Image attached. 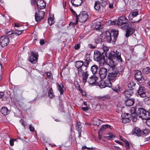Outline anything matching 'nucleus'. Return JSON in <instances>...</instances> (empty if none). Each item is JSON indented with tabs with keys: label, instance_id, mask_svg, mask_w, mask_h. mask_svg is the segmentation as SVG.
<instances>
[{
	"label": "nucleus",
	"instance_id": "39",
	"mask_svg": "<svg viewBox=\"0 0 150 150\" xmlns=\"http://www.w3.org/2000/svg\"><path fill=\"white\" fill-rule=\"evenodd\" d=\"M110 126L108 125H104L102 126L100 128V131H104L106 129H107L108 128L110 127Z\"/></svg>",
	"mask_w": 150,
	"mask_h": 150
},
{
	"label": "nucleus",
	"instance_id": "33",
	"mask_svg": "<svg viewBox=\"0 0 150 150\" xmlns=\"http://www.w3.org/2000/svg\"><path fill=\"white\" fill-rule=\"evenodd\" d=\"M76 128L78 131L81 132L82 131V127L81 125V123L80 122H78L77 123Z\"/></svg>",
	"mask_w": 150,
	"mask_h": 150
},
{
	"label": "nucleus",
	"instance_id": "36",
	"mask_svg": "<svg viewBox=\"0 0 150 150\" xmlns=\"http://www.w3.org/2000/svg\"><path fill=\"white\" fill-rule=\"evenodd\" d=\"M143 71L145 74H148L150 73V68L149 67H147L145 69H144Z\"/></svg>",
	"mask_w": 150,
	"mask_h": 150
},
{
	"label": "nucleus",
	"instance_id": "6",
	"mask_svg": "<svg viewBox=\"0 0 150 150\" xmlns=\"http://www.w3.org/2000/svg\"><path fill=\"white\" fill-rule=\"evenodd\" d=\"M128 21V19L124 16H121L118 18L117 21H113L110 22L112 25H117L119 26L121 25L125 24Z\"/></svg>",
	"mask_w": 150,
	"mask_h": 150
},
{
	"label": "nucleus",
	"instance_id": "31",
	"mask_svg": "<svg viewBox=\"0 0 150 150\" xmlns=\"http://www.w3.org/2000/svg\"><path fill=\"white\" fill-rule=\"evenodd\" d=\"M135 85L136 83H135L133 81H131L128 83L127 86L128 88L130 89L132 88V89L133 90L135 88Z\"/></svg>",
	"mask_w": 150,
	"mask_h": 150
},
{
	"label": "nucleus",
	"instance_id": "18",
	"mask_svg": "<svg viewBox=\"0 0 150 150\" xmlns=\"http://www.w3.org/2000/svg\"><path fill=\"white\" fill-rule=\"evenodd\" d=\"M134 77L138 81L143 80H144L143 77L142 72L139 70H136L134 72Z\"/></svg>",
	"mask_w": 150,
	"mask_h": 150
},
{
	"label": "nucleus",
	"instance_id": "53",
	"mask_svg": "<svg viewBox=\"0 0 150 150\" xmlns=\"http://www.w3.org/2000/svg\"><path fill=\"white\" fill-rule=\"evenodd\" d=\"M81 108L84 111H87L88 110V108L87 107H82Z\"/></svg>",
	"mask_w": 150,
	"mask_h": 150
},
{
	"label": "nucleus",
	"instance_id": "57",
	"mask_svg": "<svg viewBox=\"0 0 150 150\" xmlns=\"http://www.w3.org/2000/svg\"><path fill=\"white\" fill-rule=\"evenodd\" d=\"M40 43L41 45H43L44 44L45 42L43 39H41L40 41Z\"/></svg>",
	"mask_w": 150,
	"mask_h": 150
},
{
	"label": "nucleus",
	"instance_id": "49",
	"mask_svg": "<svg viewBox=\"0 0 150 150\" xmlns=\"http://www.w3.org/2000/svg\"><path fill=\"white\" fill-rule=\"evenodd\" d=\"M14 139H11L9 141V143L11 146H13L14 145Z\"/></svg>",
	"mask_w": 150,
	"mask_h": 150
},
{
	"label": "nucleus",
	"instance_id": "45",
	"mask_svg": "<svg viewBox=\"0 0 150 150\" xmlns=\"http://www.w3.org/2000/svg\"><path fill=\"white\" fill-rule=\"evenodd\" d=\"M146 120V124L148 126L150 127V119H149V118H147Z\"/></svg>",
	"mask_w": 150,
	"mask_h": 150
},
{
	"label": "nucleus",
	"instance_id": "14",
	"mask_svg": "<svg viewBox=\"0 0 150 150\" xmlns=\"http://www.w3.org/2000/svg\"><path fill=\"white\" fill-rule=\"evenodd\" d=\"M107 69L104 68L100 69L99 71V75L101 79H105L107 75Z\"/></svg>",
	"mask_w": 150,
	"mask_h": 150
},
{
	"label": "nucleus",
	"instance_id": "64",
	"mask_svg": "<svg viewBox=\"0 0 150 150\" xmlns=\"http://www.w3.org/2000/svg\"><path fill=\"white\" fill-rule=\"evenodd\" d=\"M120 140L123 141V142H124L125 141V139H123L120 136Z\"/></svg>",
	"mask_w": 150,
	"mask_h": 150
},
{
	"label": "nucleus",
	"instance_id": "40",
	"mask_svg": "<svg viewBox=\"0 0 150 150\" xmlns=\"http://www.w3.org/2000/svg\"><path fill=\"white\" fill-rule=\"evenodd\" d=\"M100 88H104L106 87L105 81H102L100 83Z\"/></svg>",
	"mask_w": 150,
	"mask_h": 150
},
{
	"label": "nucleus",
	"instance_id": "59",
	"mask_svg": "<svg viewBox=\"0 0 150 150\" xmlns=\"http://www.w3.org/2000/svg\"><path fill=\"white\" fill-rule=\"evenodd\" d=\"M4 95V93L2 92H0V99Z\"/></svg>",
	"mask_w": 150,
	"mask_h": 150
},
{
	"label": "nucleus",
	"instance_id": "37",
	"mask_svg": "<svg viewBox=\"0 0 150 150\" xmlns=\"http://www.w3.org/2000/svg\"><path fill=\"white\" fill-rule=\"evenodd\" d=\"M48 94L49 97L51 98L53 97L54 93L53 92V90L52 88H50L48 91Z\"/></svg>",
	"mask_w": 150,
	"mask_h": 150
},
{
	"label": "nucleus",
	"instance_id": "19",
	"mask_svg": "<svg viewBox=\"0 0 150 150\" xmlns=\"http://www.w3.org/2000/svg\"><path fill=\"white\" fill-rule=\"evenodd\" d=\"M129 114L128 113H124L122 115V116L124 117L122 118V122L124 123H127L130 122L131 119L129 116Z\"/></svg>",
	"mask_w": 150,
	"mask_h": 150
},
{
	"label": "nucleus",
	"instance_id": "15",
	"mask_svg": "<svg viewBox=\"0 0 150 150\" xmlns=\"http://www.w3.org/2000/svg\"><path fill=\"white\" fill-rule=\"evenodd\" d=\"M98 77L95 75L92 76L89 78L88 82L90 85H95L96 84V81L98 80Z\"/></svg>",
	"mask_w": 150,
	"mask_h": 150
},
{
	"label": "nucleus",
	"instance_id": "54",
	"mask_svg": "<svg viewBox=\"0 0 150 150\" xmlns=\"http://www.w3.org/2000/svg\"><path fill=\"white\" fill-rule=\"evenodd\" d=\"M88 47L90 48L94 49L95 48V46L93 45L92 44H89L88 45Z\"/></svg>",
	"mask_w": 150,
	"mask_h": 150
},
{
	"label": "nucleus",
	"instance_id": "17",
	"mask_svg": "<svg viewBox=\"0 0 150 150\" xmlns=\"http://www.w3.org/2000/svg\"><path fill=\"white\" fill-rule=\"evenodd\" d=\"M38 55L34 52H32L31 54L28 58L29 61L31 62H36L38 59Z\"/></svg>",
	"mask_w": 150,
	"mask_h": 150
},
{
	"label": "nucleus",
	"instance_id": "44",
	"mask_svg": "<svg viewBox=\"0 0 150 150\" xmlns=\"http://www.w3.org/2000/svg\"><path fill=\"white\" fill-rule=\"evenodd\" d=\"M115 137V136L114 135L111 134L109 136H107L106 138L108 139L111 140Z\"/></svg>",
	"mask_w": 150,
	"mask_h": 150
},
{
	"label": "nucleus",
	"instance_id": "24",
	"mask_svg": "<svg viewBox=\"0 0 150 150\" xmlns=\"http://www.w3.org/2000/svg\"><path fill=\"white\" fill-rule=\"evenodd\" d=\"M133 93V91L132 89H131L126 90L124 92V95H125V96L127 98L130 97Z\"/></svg>",
	"mask_w": 150,
	"mask_h": 150
},
{
	"label": "nucleus",
	"instance_id": "21",
	"mask_svg": "<svg viewBox=\"0 0 150 150\" xmlns=\"http://www.w3.org/2000/svg\"><path fill=\"white\" fill-rule=\"evenodd\" d=\"M23 31V30H15L12 32L9 31L8 33V35H11L12 36H17L21 35L22 33V32Z\"/></svg>",
	"mask_w": 150,
	"mask_h": 150
},
{
	"label": "nucleus",
	"instance_id": "34",
	"mask_svg": "<svg viewBox=\"0 0 150 150\" xmlns=\"http://www.w3.org/2000/svg\"><path fill=\"white\" fill-rule=\"evenodd\" d=\"M100 8V3L98 2H95L94 4V8L97 11H99Z\"/></svg>",
	"mask_w": 150,
	"mask_h": 150
},
{
	"label": "nucleus",
	"instance_id": "27",
	"mask_svg": "<svg viewBox=\"0 0 150 150\" xmlns=\"http://www.w3.org/2000/svg\"><path fill=\"white\" fill-rule=\"evenodd\" d=\"M57 86L58 87V90L60 92L61 95H62L63 94L64 87L63 84L61 83L60 84H59L57 83Z\"/></svg>",
	"mask_w": 150,
	"mask_h": 150
},
{
	"label": "nucleus",
	"instance_id": "58",
	"mask_svg": "<svg viewBox=\"0 0 150 150\" xmlns=\"http://www.w3.org/2000/svg\"><path fill=\"white\" fill-rule=\"evenodd\" d=\"M115 142L116 143H117L118 144H120L121 145H122L123 143L122 142H121L120 141H119L118 140H115Z\"/></svg>",
	"mask_w": 150,
	"mask_h": 150
},
{
	"label": "nucleus",
	"instance_id": "56",
	"mask_svg": "<svg viewBox=\"0 0 150 150\" xmlns=\"http://www.w3.org/2000/svg\"><path fill=\"white\" fill-rule=\"evenodd\" d=\"M109 7L110 8H112L113 7V4L112 3H110L109 4Z\"/></svg>",
	"mask_w": 150,
	"mask_h": 150
},
{
	"label": "nucleus",
	"instance_id": "23",
	"mask_svg": "<svg viewBox=\"0 0 150 150\" xmlns=\"http://www.w3.org/2000/svg\"><path fill=\"white\" fill-rule=\"evenodd\" d=\"M115 71L116 74H121L123 71L124 68L123 66H120V67H118L116 68H112Z\"/></svg>",
	"mask_w": 150,
	"mask_h": 150
},
{
	"label": "nucleus",
	"instance_id": "35",
	"mask_svg": "<svg viewBox=\"0 0 150 150\" xmlns=\"http://www.w3.org/2000/svg\"><path fill=\"white\" fill-rule=\"evenodd\" d=\"M111 81L109 79L105 81L106 87H111L112 86V84Z\"/></svg>",
	"mask_w": 150,
	"mask_h": 150
},
{
	"label": "nucleus",
	"instance_id": "22",
	"mask_svg": "<svg viewBox=\"0 0 150 150\" xmlns=\"http://www.w3.org/2000/svg\"><path fill=\"white\" fill-rule=\"evenodd\" d=\"M134 31L135 30L133 28H127L125 36L126 37H129L130 35L132 34Z\"/></svg>",
	"mask_w": 150,
	"mask_h": 150
},
{
	"label": "nucleus",
	"instance_id": "51",
	"mask_svg": "<svg viewBox=\"0 0 150 150\" xmlns=\"http://www.w3.org/2000/svg\"><path fill=\"white\" fill-rule=\"evenodd\" d=\"M78 20H77L76 19V21L75 22H71L70 23L69 25H76L77 23H78Z\"/></svg>",
	"mask_w": 150,
	"mask_h": 150
},
{
	"label": "nucleus",
	"instance_id": "11",
	"mask_svg": "<svg viewBox=\"0 0 150 150\" xmlns=\"http://www.w3.org/2000/svg\"><path fill=\"white\" fill-rule=\"evenodd\" d=\"M9 39L6 36H3L0 38V44L2 47H5L9 43Z\"/></svg>",
	"mask_w": 150,
	"mask_h": 150
},
{
	"label": "nucleus",
	"instance_id": "55",
	"mask_svg": "<svg viewBox=\"0 0 150 150\" xmlns=\"http://www.w3.org/2000/svg\"><path fill=\"white\" fill-rule=\"evenodd\" d=\"M20 122L21 124L22 125L25 127V124L24 123V122L23 120H20Z\"/></svg>",
	"mask_w": 150,
	"mask_h": 150
},
{
	"label": "nucleus",
	"instance_id": "3",
	"mask_svg": "<svg viewBox=\"0 0 150 150\" xmlns=\"http://www.w3.org/2000/svg\"><path fill=\"white\" fill-rule=\"evenodd\" d=\"M83 62L81 61H78L76 62L75 66L77 69L78 71L77 75L79 76L82 77V80L85 83L87 81L84 71L83 67Z\"/></svg>",
	"mask_w": 150,
	"mask_h": 150
},
{
	"label": "nucleus",
	"instance_id": "30",
	"mask_svg": "<svg viewBox=\"0 0 150 150\" xmlns=\"http://www.w3.org/2000/svg\"><path fill=\"white\" fill-rule=\"evenodd\" d=\"M93 124L98 126L102 123L101 121L96 118H94L93 120Z\"/></svg>",
	"mask_w": 150,
	"mask_h": 150
},
{
	"label": "nucleus",
	"instance_id": "20",
	"mask_svg": "<svg viewBox=\"0 0 150 150\" xmlns=\"http://www.w3.org/2000/svg\"><path fill=\"white\" fill-rule=\"evenodd\" d=\"M71 3L74 6L77 7L81 4L82 1V0H71Z\"/></svg>",
	"mask_w": 150,
	"mask_h": 150
},
{
	"label": "nucleus",
	"instance_id": "48",
	"mask_svg": "<svg viewBox=\"0 0 150 150\" xmlns=\"http://www.w3.org/2000/svg\"><path fill=\"white\" fill-rule=\"evenodd\" d=\"M124 142L126 144V148L127 149H129V144L128 142L126 140H125Z\"/></svg>",
	"mask_w": 150,
	"mask_h": 150
},
{
	"label": "nucleus",
	"instance_id": "38",
	"mask_svg": "<svg viewBox=\"0 0 150 150\" xmlns=\"http://www.w3.org/2000/svg\"><path fill=\"white\" fill-rule=\"evenodd\" d=\"M48 23L50 25H51L54 23V21L53 17H50L48 18Z\"/></svg>",
	"mask_w": 150,
	"mask_h": 150
},
{
	"label": "nucleus",
	"instance_id": "60",
	"mask_svg": "<svg viewBox=\"0 0 150 150\" xmlns=\"http://www.w3.org/2000/svg\"><path fill=\"white\" fill-rule=\"evenodd\" d=\"M14 26L15 27H18L20 26L17 23H15Z\"/></svg>",
	"mask_w": 150,
	"mask_h": 150
},
{
	"label": "nucleus",
	"instance_id": "2",
	"mask_svg": "<svg viewBox=\"0 0 150 150\" xmlns=\"http://www.w3.org/2000/svg\"><path fill=\"white\" fill-rule=\"evenodd\" d=\"M118 35V32L117 30H112L110 33L107 31L105 33V39L108 42H112L113 44H114Z\"/></svg>",
	"mask_w": 150,
	"mask_h": 150
},
{
	"label": "nucleus",
	"instance_id": "9",
	"mask_svg": "<svg viewBox=\"0 0 150 150\" xmlns=\"http://www.w3.org/2000/svg\"><path fill=\"white\" fill-rule=\"evenodd\" d=\"M45 14V12L43 11H38V12H36L35 14V21L37 22L40 21L43 18Z\"/></svg>",
	"mask_w": 150,
	"mask_h": 150
},
{
	"label": "nucleus",
	"instance_id": "52",
	"mask_svg": "<svg viewBox=\"0 0 150 150\" xmlns=\"http://www.w3.org/2000/svg\"><path fill=\"white\" fill-rule=\"evenodd\" d=\"M80 47V45L79 44L75 45L74 46V48L76 50H78Z\"/></svg>",
	"mask_w": 150,
	"mask_h": 150
},
{
	"label": "nucleus",
	"instance_id": "42",
	"mask_svg": "<svg viewBox=\"0 0 150 150\" xmlns=\"http://www.w3.org/2000/svg\"><path fill=\"white\" fill-rule=\"evenodd\" d=\"M102 49L104 51V52H106L108 51L109 48L106 46H105L104 45H103Z\"/></svg>",
	"mask_w": 150,
	"mask_h": 150
},
{
	"label": "nucleus",
	"instance_id": "8",
	"mask_svg": "<svg viewBox=\"0 0 150 150\" xmlns=\"http://www.w3.org/2000/svg\"><path fill=\"white\" fill-rule=\"evenodd\" d=\"M31 4L33 5L36 4L38 8L40 9L44 8L46 5L43 0H33L32 1Z\"/></svg>",
	"mask_w": 150,
	"mask_h": 150
},
{
	"label": "nucleus",
	"instance_id": "29",
	"mask_svg": "<svg viewBox=\"0 0 150 150\" xmlns=\"http://www.w3.org/2000/svg\"><path fill=\"white\" fill-rule=\"evenodd\" d=\"M138 11H136L131 13L129 16V20L132 19V18L137 16L138 15Z\"/></svg>",
	"mask_w": 150,
	"mask_h": 150
},
{
	"label": "nucleus",
	"instance_id": "7",
	"mask_svg": "<svg viewBox=\"0 0 150 150\" xmlns=\"http://www.w3.org/2000/svg\"><path fill=\"white\" fill-rule=\"evenodd\" d=\"M77 20L81 23L85 22L88 18V16L85 11L81 12L78 16L76 14H75Z\"/></svg>",
	"mask_w": 150,
	"mask_h": 150
},
{
	"label": "nucleus",
	"instance_id": "28",
	"mask_svg": "<svg viewBox=\"0 0 150 150\" xmlns=\"http://www.w3.org/2000/svg\"><path fill=\"white\" fill-rule=\"evenodd\" d=\"M1 112L4 115H6L9 113L10 111L7 107H4L1 109Z\"/></svg>",
	"mask_w": 150,
	"mask_h": 150
},
{
	"label": "nucleus",
	"instance_id": "47",
	"mask_svg": "<svg viewBox=\"0 0 150 150\" xmlns=\"http://www.w3.org/2000/svg\"><path fill=\"white\" fill-rule=\"evenodd\" d=\"M29 128L30 131L33 132L34 131L35 129L34 127L32 126V125H30L29 127Z\"/></svg>",
	"mask_w": 150,
	"mask_h": 150
},
{
	"label": "nucleus",
	"instance_id": "25",
	"mask_svg": "<svg viewBox=\"0 0 150 150\" xmlns=\"http://www.w3.org/2000/svg\"><path fill=\"white\" fill-rule=\"evenodd\" d=\"M101 27L100 22H97L92 25L93 28L95 30H100Z\"/></svg>",
	"mask_w": 150,
	"mask_h": 150
},
{
	"label": "nucleus",
	"instance_id": "32",
	"mask_svg": "<svg viewBox=\"0 0 150 150\" xmlns=\"http://www.w3.org/2000/svg\"><path fill=\"white\" fill-rule=\"evenodd\" d=\"M98 69V67L97 65H94L91 67V71L93 74H95L97 72Z\"/></svg>",
	"mask_w": 150,
	"mask_h": 150
},
{
	"label": "nucleus",
	"instance_id": "63",
	"mask_svg": "<svg viewBox=\"0 0 150 150\" xmlns=\"http://www.w3.org/2000/svg\"><path fill=\"white\" fill-rule=\"evenodd\" d=\"M86 148H87L88 149L90 150L91 149V150H95V149L94 148H92L91 149V148H87L86 147H85Z\"/></svg>",
	"mask_w": 150,
	"mask_h": 150
},
{
	"label": "nucleus",
	"instance_id": "16",
	"mask_svg": "<svg viewBox=\"0 0 150 150\" xmlns=\"http://www.w3.org/2000/svg\"><path fill=\"white\" fill-rule=\"evenodd\" d=\"M138 93V94L142 97L144 98L146 96L145 88L141 86H139Z\"/></svg>",
	"mask_w": 150,
	"mask_h": 150
},
{
	"label": "nucleus",
	"instance_id": "46",
	"mask_svg": "<svg viewBox=\"0 0 150 150\" xmlns=\"http://www.w3.org/2000/svg\"><path fill=\"white\" fill-rule=\"evenodd\" d=\"M47 76L49 78H51L52 76L51 73L50 72H47L46 73Z\"/></svg>",
	"mask_w": 150,
	"mask_h": 150
},
{
	"label": "nucleus",
	"instance_id": "1",
	"mask_svg": "<svg viewBox=\"0 0 150 150\" xmlns=\"http://www.w3.org/2000/svg\"><path fill=\"white\" fill-rule=\"evenodd\" d=\"M121 55V53L117 50L110 52L108 56L109 66L112 68L117 64L118 62H122V59ZM112 70V71L109 73L108 77L109 80L113 82L116 79L117 74L113 69Z\"/></svg>",
	"mask_w": 150,
	"mask_h": 150
},
{
	"label": "nucleus",
	"instance_id": "43",
	"mask_svg": "<svg viewBox=\"0 0 150 150\" xmlns=\"http://www.w3.org/2000/svg\"><path fill=\"white\" fill-rule=\"evenodd\" d=\"M101 1L100 2V3L102 5V6H105L107 4V1L106 0H101Z\"/></svg>",
	"mask_w": 150,
	"mask_h": 150
},
{
	"label": "nucleus",
	"instance_id": "50",
	"mask_svg": "<svg viewBox=\"0 0 150 150\" xmlns=\"http://www.w3.org/2000/svg\"><path fill=\"white\" fill-rule=\"evenodd\" d=\"M78 89L81 92L82 94L83 95V96L85 95L86 93H83V91L82 89H81L80 88V86L79 85L78 86Z\"/></svg>",
	"mask_w": 150,
	"mask_h": 150
},
{
	"label": "nucleus",
	"instance_id": "62",
	"mask_svg": "<svg viewBox=\"0 0 150 150\" xmlns=\"http://www.w3.org/2000/svg\"><path fill=\"white\" fill-rule=\"evenodd\" d=\"M148 88L150 89V80L148 83Z\"/></svg>",
	"mask_w": 150,
	"mask_h": 150
},
{
	"label": "nucleus",
	"instance_id": "4",
	"mask_svg": "<svg viewBox=\"0 0 150 150\" xmlns=\"http://www.w3.org/2000/svg\"><path fill=\"white\" fill-rule=\"evenodd\" d=\"M93 57L95 60L99 62L100 66L103 65L105 62L104 56L98 51L95 52Z\"/></svg>",
	"mask_w": 150,
	"mask_h": 150
},
{
	"label": "nucleus",
	"instance_id": "41",
	"mask_svg": "<svg viewBox=\"0 0 150 150\" xmlns=\"http://www.w3.org/2000/svg\"><path fill=\"white\" fill-rule=\"evenodd\" d=\"M108 98H109V96H103L99 98V100L100 101H103V100H105L106 99H107Z\"/></svg>",
	"mask_w": 150,
	"mask_h": 150
},
{
	"label": "nucleus",
	"instance_id": "61",
	"mask_svg": "<svg viewBox=\"0 0 150 150\" xmlns=\"http://www.w3.org/2000/svg\"><path fill=\"white\" fill-rule=\"evenodd\" d=\"M115 148H116L117 150H121V149L119 147L114 146Z\"/></svg>",
	"mask_w": 150,
	"mask_h": 150
},
{
	"label": "nucleus",
	"instance_id": "26",
	"mask_svg": "<svg viewBox=\"0 0 150 150\" xmlns=\"http://www.w3.org/2000/svg\"><path fill=\"white\" fill-rule=\"evenodd\" d=\"M134 99H129L125 101V103L126 106H131L133 105L134 103Z\"/></svg>",
	"mask_w": 150,
	"mask_h": 150
},
{
	"label": "nucleus",
	"instance_id": "13",
	"mask_svg": "<svg viewBox=\"0 0 150 150\" xmlns=\"http://www.w3.org/2000/svg\"><path fill=\"white\" fill-rule=\"evenodd\" d=\"M148 132L149 131L148 130H144L142 132L139 128L137 127H135L134 129V133L137 136H141L142 133L144 135L147 134Z\"/></svg>",
	"mask_w": 150,
	"mask_h": 150
},
{
	"label": "nucleus",
	"instance_id": "5",
	"mask_svg": "<svg viewBox=\"0 0 150 150\" xmlns=\"http://www.w3.org/2000/svg\"><path fill=\"white\" fill-rule=\"evenodd\" d=\"M137 114L138 116L141 118L143 119H146L149 118V113L148 111H146L142 108H140L138 109L137 111Z\"/></svg>",
	"mask_w": 150,
	"mask_h": 150
},
{
	"label": "nucleus",
	"instance_id": "12",
	"mask_svg": "<svg viewBox=\"0 0 150 150\" xmlns=\"http://www.w3.org/2000/svg\"><path fill=\"white\" fill-rule=\"evenodd\" d=\"M136 108L134 107L131 108L130 110L131 114H130L129 115L131 116V117H132V120L134 122H136L137 120L138 117L137 112H136Z\"/></svg>",
	"mask_w": 150,
	"mask_h": 150
},
{
	"label": "nucleus",
	"instance_id": "10",
	"mask_svg": "<svg viewBox=\"0 0 150 150\" xmlns=\"http://www.w3.org/2000/svg\"><path fill=\"white\" fill-rule=\"evenodd\" d=\"M90 61V59L88 58L87 59H86L85 61L83 62V70L84 71H85V73L84 74L86 75V76L87 80L88 76V74L86 71V69L88 66Z\"/></svg>",
	"mask_w": 150,
	"mask_h": 150
}]
</instances>
